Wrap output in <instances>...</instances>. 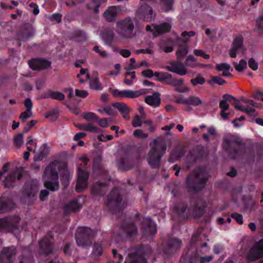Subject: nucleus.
I'll return each instance as SVG.
<instances>
[{"label": "nucleus", "instance_id": "nucleus-42", "mask_svg": "<svg viewBox=\"0 0 263 263\" xmlns=\"http://www.w3.org/2000/svg\"><path fill=\"white\" fill-rule=\"evenodd\" d=\"M83 117L85 120L89 122L97 121L98 119L97 116L91 112L84 113Z\"/></svg>", "mask_w": 263, "mask_h": 263}, {"label": "nucleus", "instance_id": "nucleus-26", "mask_svg": "<svg viewBox=\"0 0 263 263\" xmlns=\"http://www.w3.org/2000/svg\"><path fill=\"white\" fill-rule=\"evenodd\" d=\"M235 108L247 114L249 116L256 117L258 116V113L255 111L256 107L252 106V105H247L243 106L239 102H237L235 104Z\"/></svg>", "mask_w": 263, "mask_h": 263}, {"label": "nucleus", "instance_id": "nucleus-14", "mask_svg": "<svg viewBox=\"0 0 263 263\" xmlns=\"http://www.w3.org/2000/svg\"><path fill=\"white\" fill-rule=\"evenodd\" d=\"M81 199L82 198L79 196L66 203L64 208V214L69 215L71 213L79 211L82 206L83 202L81 201Z\"/></svg>", "mask_w": 263, "mask_h": 263}, {"label": "nucleus", "instance_id": "nucleus-37", "mask_svg": "<svg viewBox=\"0 0 263 263\" xmlns=\"http://www.w3.org/2000/svg\"><path fill=\"white\" fill-rule=\"evenodd\" d=\"M202 103V100L198 97L190 96L187 98V104H190L195 106H197L200 104H201Z\"/></svg>", "mask_w": 263, "mask_h": 263}, {"label": "nucleus", "instance_id": "nucleus-30", "mask_svg": "<svg viewBox=\"0 0 263 263\" xmlns=\"http://www.w3.org/2000/svg\"><path fill=\"white\" fill-rule=\"evenodd\" d=\"M185 65L186 66L192 68H195L197 67H210V65H206L197 63L196 58L192 55H189L187 57L185 61Z\"/></svg>", "mask_w": 263, "mask_h": 263}, {"label": "nucleus", "instance_id": "nucleus-38", "mask_svg": "<svg viewBox=\"0 0 263 263\" xmlns=\"http://www.w3.org/2000/svg\"><path fill=\"white\" fill-rule=\"evenodd\" d=\"M233 65L236 70L238 72L242 71L247 67V63L246 61L243 59L240 61L239 64L235 62H234Z\"/></svg>", "mask_w": 263, "mask_h": 263}, {"label": "nucleus", "instance_id": "nucleus-33", "mask_svg": "<svg viewBox=\"0 0 263 263\" xmlns=\"http://www.w3.org/2000/svg\"><path fill=\"white\" fill-rule=\"evenodd\" d=\"M163 72H155L154 73L152 69H148L142 71L141 72V74L143 77H144L145 78H151L153 77H155L156 80L160 82L159 77V76H158V75L160 74H163Z\"/></svg>", "mask_w": 263, "mask_h": 263}, {"label": "nucleus", "instance_id": "nucleus-39", "mask_svg": "<svg viewBox=\"0 0 263 263\" xmlns=\"http://www.w3.org/2000/svg\"><path fill=\"white\" fill-rule=\"evenodd\" d=\"M89 88L95 90H101L102 87L99 82V79L96 78L91 80L89 83Z\"/></svg>", "mask_w": 263, "mask_h": 263}, {"label": "nucleus", "instance_id": "nucleus-62", "mask_svg": "<svg viewBox=\"0 0 263 263\" xmlns=\"http://www.w3.org/2000/svg\"><path fill=\"white\" fill-rule=\"evenodd\" d=\"M86 131H89L91 133H98L99 129L92 124L89 123L86 125Z\"/></svg>", "mask_w": 263, "mask_h": 263}, {"label": "nucleus", "instance_id": "nucleus-19", "mask_svg": "<svg viewBox=\"0 0 263 263\" xmlns=\"http://www.w3.org/2000/svg\"><path fill=\"white\" fill-rule=\"evenodd\" d=\"M88 173L86 171L78 169V181L76 185V190L78 192H82L87 186V179Z\"/></svg>", "mask_w": 263, "mask_h": 263}, {"label": "nucleus", "instance_id": "nucleus-61", "mask_svg": "<svg viewBox=\"0 0 263 263\" xmlns=\"http://www.w3.org/2000/svg\"><path fill=\"white\" fill-rule=\"evenodd\" d=\"M36 121H30L24 128L23 132L24 133L28 132L30 129L36 124Z\"/></svg>", "mask_w": 263, "mask_h": 263}, {"label": "nucleus", "instance_id": "nucleus-28", "mask_svg": "<svg viewBox=\"0 0 263 263\" xmlns=\"http://www.w3.org/2000/svg\"><path fill=\"white\" fill-rule=\"evenodd\" d=\"M146 234L154 235L157 232L156 225L149 218L144 219L142 222Z\"/></svg>", "mask_w": 263, "mask_h": 263}, {"label": "nucleus", "instance_id": "nucleus-48", "mask_svg": "<svg viewBox=\"0 0 263 263\" xmlns=\"http://www.w3.org/2000/svg\"><path fill=\"white\" fill-rule=\"evenodd\" d=\"M205 79L200 76H198L196 78L191 80V83L194 86H196L197 84H203L205 83Z\"/></svg>", "mask_w": 263, "mask_h": 263}, {"label": "nucleus", "instance_id": "nucleus-56", "mask_svg": "<svg viewBox=\"0 0 263 263\" xmlns=\"http://www.w3.org/2000/svg\"><path fill=\"white\" fill-rule=\"evenodd\" d=\"M214 82L220 85H222L226 83V81L223 80L221 77H213L212 80L209 82L210 83Z\"/></svg>", "mask_w": 263, "mask_h": 263}, {"label": "nucleus", "instance_id": "nucleus-21", "mask_svg": "<svg viewBox=\"0 0 263 263\" xmlns=\"http://www.w3.org/2000/svg\"><path fill=\"white\" fill-rule=\"evenodd\" d=\"M29 66L34 70H39L49 67L50 62L40 59H33L29 62Z\"/></svg>", "mask_w": 263, "mask_h": 263}, {"label": "nucleus", "instance_id": "nucleus-34", "mask_svg": "<svg viewBox=\"0 0 263 263\" xmlns=\"http://www.w3.org/2000/svg\"><path fill=\"white\" fill-rule=\"evenodd\" d=\"M105 186V183H96L92 185L91 192L93 194L101 195L104 192L103 188Z\"/></svg>", "mask_w": 263, "mask_h": 263}, {"label": "nucleus", "instance_id": "nucleus-47", "mask_svg": "<svg viewBox=\"0 0 263 263\" xmlns=\"http://www.w3.org/2000/svg\"><path fill=\"white\" fill-rule=\"evenodd\" d=\"M240 100L243 102H244L245 103L249 104L250 105H252V106H254V107H261L262 106L261 104L255 102V101H254L252 100L247 99L244 97H241L240 98Z\"/></svg>", "mask_w": 263, "mask_h": 263}, {"label": "nucleus", "instance_id": "nucleus-13", "mask_svg": "<svg viewBox=\"0 0 263 263\" xmlns=\"http://www.w3.org/2000/svg\"><path fill=\"white\" fill-rule=\"evenodd\" d=\"M263 256V239L256 243L247 254L246 257L249 261H253Z\"/></svg>", "mask_w": 263, "mask_h": 263}, {"label": "nucleus", "instance_id": "nucleus-24", "mask_svg": "<svg viewBox=\"0 0 263 263\" xmlns=\"http://www.w3.org/2000/svg\"><path fill=\"white\" fill-rule=\"evenodd\" d=\"M22 173L20 170L16 169L12 173L9 174L4 180V185L6 187H12L13 186V183L16 179L20 180L22 178Z\"/></svg>", "mask_w": 263, "mask_h": 263}, {"label": "nucleus", "instance_id": "nucleus-22", "mask_svg": "<svg viewBox=\"0 0 263 263\" xmlns=\"http://www.w3.org/2000/svg\"><path fill=\"white\" fill-rule=\"evenodd\" d=\"M245 48L243 46L242 38L240 36L236 37L232 44V48L230 51L229 54L232 58H235L236 54L239 51L243 52Z\"/></svg>", "mask_w": 263, "mask_h": 263}, {"label": "nucleus", "instance_id": "nucleus-10", "mask_svg": "<svg viewBox=\"0 0 263 263\" xmlns=\"http://www.w3.org/2000/svg\"><path fill=\"white\" fill-rule=\"evenodd\" d=\"M136 15L140 19L146 22L154 21L156 17V13L152 8L146 3L140 4L137 10Z\"/></svg>", "mask_w": 263, "mask_h": 263}, {"label": "nucleus", "instance_id": "nucleus-11", "mask_svg": "<svg viewBox=\"0 0 263 263\" xmlns=\"http://www.w3.org/2000/svg\"><path fill=\"white\" fill-rule=\"evenodd\" d=\"M20 221L18 216H9L0 219V229L10 232L14 229H17Z\"/></svg>", "mask_w": 263, "mask_h": 263}, {"label": "nucleus", "instance_id": "nucleus-63", "mask_svg": "<svg viewBox=\"0 0 263 263\" xmlns=\"http://www.w3.org/2000/svg\"><path fill=\"white\" fill-rule=\"evenodd\" d=\"M24 105H25V106L27 110H32V108L33 107V104H32V102L30 99H29V98L26 99L24 101Z\"/></svg>", "mask_w": 263, "mask_h": 263}, {"label": "nucleus", "instance_id": "nucleus-25", "mask_svg": "<svg viewBox=\"0 0 263 263\" xmlns=\"http://www.w3.org/2000/svg\"><path fill=\"white\" fill-rule=\"evenodd\" d=\"M144 100L149 105L154 107H157L161 103L160 94L158 92H155L152 95L145 96Z\"/></svg>", "mask_w": 263, "mask_h": 263}, {"label": "nucleus", "instance_id": "nucleus-40", "mask_svg": "<svg viewBox=\"0 0 263 263\" xmlns=\"http://www.w3.org/2000/svg\"><path fill=\"white\" fill-rule=\"evenodd\" d=\"M173 0H162V9L165 12L172 9Z\"/></svg>", "mask_w": 263, "mask_h": 263}, {"label": "nucleus", "instance_id": "nucleus-23", "mask_svg": "<svg viewBox=\"0 0 263 263\" xmlns=\"http://www.w3.org/2000/svg\"><path fill=\"white\" fill-rule=\"evenodd\" d=\"M119 8L117 6H110L103 13V16L106 21L113 22L117 17Z\"/></svg>", "mask_w": 263, "mask_h": 263}, {"label": "nucleus", "instance_id": "nucleus-16", "mask_svg": "<svg viewBox=\"0 0 263 263\" xmlns=\"http://www.w3.org/2000/svg\"><path fill=\"white\" fill-rule=\"evenodd\" d=\"M16 254V249L13 246L5 247L0 254L1 263H11Z\"/></svg>", "mask_w": 263, "mask_h": 263}, {"label": "nucleus", "instance_id": "nucleus-20", "mask_svg": "<svg viewBox=\"0 0 263 263\" xmlns=\"http://www.w3.org/2000/svg\"><path fill=\"white\" fill-rule=\"evenodd\" d=\"M39 246L43 253L46 255L51 253L53 250L52 237L45 236L40 241Z\"/></svg>", "mask_w": 263, "mask_h": 263}, {"label": "nucleus", "instance_id": "nucleus-4", "mask_svg": "<svg viewBox=\"0 0 263 263\" xmlns=\"http://www.w3.org/2000/svg\"><path fill=\"white\" fill-rule=\"evenodd\" d=\"M188 52L187 47L183 45L179 46L176 52L177 59L180 64H177L174 61L170 62V65L165 68L168 71L176 73L180 76H184L187 73V70L185 66L181 64L183 58L186 55Z\"/></svg>", "mask_w": 263, "mask_h": 263}, {"label": "nucleus", "instance_id": "nucleus-49", "mask_svg": "<svg viewBox=\"0 0 263 263\" xmlns=\"http://www.w3.org/2000/svg\"><path fill=\"white\" fill-rule=\"evenodd\" d=\"M133 135L135 137L142 139H146L148 137V134L143 132L142 129H138L134 130Z\"/></svg>", "mask_w": 263, "mask_h": 263}, {"label": "nucleus", "instance_id": "nucleus-44", "mask_svg": "<svg viewBox=\"0 0 263 263\" xmlns=\"http://www.w3.org/2000/svg\"><path fill=\"white\" fill-rule=\"evenodd\" d=\"M47 153V148L46 146L43 145L40 151V154L37 156H35L34 160L39 161L41 160L46 155Z\"/></svg>", "mask_w": 263, "mask_h": 263}, {"label": "nucleus", "instance_id": "nucleus-54", "mask_svg": "<svg viewBox=\"0 0 263 263\" xmlns=\"http://www.w3.org/2000/svg\"><path fill=\"white\" fill-rule=\"evenodd\" d=\"M102 252V248L98 243H95L93 246V253L96 255H100Z\"/></svg>", "mask_w": 263, "mask_h": 263}, {"label": "nucleus", "instance_id": "nucleus-7", "mask_svg": "<svg viewBox=\"0 0 263 263\" xmlns=\"http://www.w3.org/2000/svg\"><path fill=\"white\" fill-rule=\"evenodd\" d=\"M106 205L109 210L114 213H117L123 209L122 197L118 189H114L110 192L107 197Z\"/></svg>", "mask_w": 263, "mask_h": 263}, {"label": "nucleus", "instance_id": "nucleus-3", "mask_svg": "<svg viewBox=\"0 0 263 263\" xmlns=\"http://www.w3.org/2000/svg\"><path fill=\"white\" fill-rule=\"evenodd\" d=\"M151 145V148L147 154V160L152 168H157L159 166L162 156L166 152V145L157 140H153Z\"/></svg>", "mask_w": 263, "mask_h": 263}, {"label": "nucleus", "instance_id": "nucleus-43", "mask_svg": "<svg viewBox=\"0 0 263 263\" xmlns=\"http://www.w3.org/2000/svg\"><path fill=\"white\" fill-rule=\"evenodd\" d=\"M49 97L52 99L58 100H63L65 98V96L63 93L58 91H50Z\"/></svg>", "mask_w": 263, "mask_h": 263}, {"label": "nucleus", "instance_id": "nucleus-12", "mask_svg": "<svg viewBox=\"0 0 263 263\" xmlns=\"http://www.w3.org/2000/svg\"><path fill=\"white\" fill-rule=\"evenodd\" d=\"M39 184L36 180H29L26 182L22 191L24 199H32L39 191Z\"/></svg>", "mask_w": 263, "mask_h": 263}, {"label": "nucleus", "instance_id": "nucleus-1", "mask_svg": "<svg viewBox=\"0 0 263 263\" xmlns=\"http://www.w3.org/2000/svg\"><path fill=\"white\" fill-rule=\"evenodd\" d=\"M58 171L62 174V183L65 187L68 185L69 180L72 177V174L67 170L65 164L59 162L50 163L45 168L43 180L45 187L52 191H57L59 189Z\"/></svg>", "mask_w": 263, "mask_h": 263}, {"label": "nucleus", "instance_id": "nucleus-45", "mask_svg": "<svg viewBox=\"0 0 263 263\" xmlns=\"http://www.w3.org/2000/svg\"><path fill=\"white\" fill-rule=\"evenodd\" d=\"M33 114L32 110H27L21 113L20 118L22 120L23 123H25L27 119L32 117Z\"/></svg>", "mask_w": 263, "mask_h": 263}, {"label": "nucleus", "instance_id": "nucleus-29", "mask_svg": "<svg viewBox=\"0 0 263 263\" xmlns=\"http://www.w3.org/2000/svg\"><path fill=\"white\" fill-rule=\"evenodd\" d=\"M112 106L118 109L125 119L128 120L129 119L128 116L129 109L126 104L123 103L116 102L114 103Z\"/></svg>", "mask_w": 263, "mask_h": 263}, {"label": "nucleus", "instance_id": "nucleus-8", "mask_svg": "<svg viewBox=\"0 0 263 263\" xmlns=\"http://www.w3.org/2000/svg\"><path fill=\"white\" fill-rule=\"evenodd\" d=\"M95 235V232L88 227L79 228L76 234V241L79 247L86 248L90 247Z\"/></svg>", "mask_w": 263, "mask_h": 263}, {"label": "nucleus", "instance_id": "nucleus-53", "mask_svg": "<svg viewBox=\"0 0 263 263\" xmlns=\"http://www.w3.org/2000/svg\"><path fill=\"white\" fill-rule=\"evenodd\" d=\"M87 36L86 33L83 31H80L77 32L76 40L78 42H83L86 40Z\"/></svg>", "mask_w": 263, "mask_h": 263}, {"label": "nucleus", "instance_id": "nucleus-5", "mask_svg": "<svg viewBox=\"0 0 263 263\" xmlns=\"http://www.w3.org/2000/svg\"><path fill=\"white\" fill-rule=\"evenodd\" d=\"M208 180L207 174L204 170L197 168L186 178V181L190 187L195 191L203 189Z\"/></svg>", "mask_w": 263, "mask_h": 263}, {"label": "nucleus", "instance_id": "nucleus-18", "mask_svg": "<svg viewBox=\"0 0 263 263\" xmlns=\"http://www.w3.org/2000/svg\"><path fill=\"white\" fill-rule=\"evenodd\" d=\"M159 77L160 82L165 83L174 87H177L183 84V79H172V75L168 72H164L163 74L158 75Z\"/></svg>", "mask_w": 263, "mask_h": 263}, {"label": "nucleus", "instance_id": "nucleus-52", "mask_svg": "<svg viewBox=\"0 0 263 263\" xmlns=\"http://www.w3.org/2000/svg\"><path fill=\"white\" fill-rule=\"evenodd\" d=\"M14 141L15 145L18 147H20L22 145L23 142V134H19L16 136L14 138Z\"/></svg>", "mask_w": 263, "mask_h": 263}, {"label": "nucleus", "instance_id": "nucleus-9", "mask_svg": "<svg viewBox=\"0 0 263 263\" xmlns=\"http://www.w3.org/2000/svg\"><path fill=\"white\" fill-rule=\"evenodd\" d=\"M152 254V250L149 247L140 248L135 252L129 254L125 263H147L146 258Z\"/></svg>", "mask_w": 263, "mask_h": 263}, {"label": "nucleus", "instance_id": "nucleus-35", "mask_svg": "<svg viewBox=\"0 0 263 263\" xmlns=\"http://www.w3.org/2000/svg\"><path fill=\"white\" fill-rule=\"evenodd\" d=\"M205 203L202 201H198L194 209V214L196 216L200 217L203 214Z\"/></svg>", "mask_w": 263, "mask_h": 263}, {"label": "nucleus", "instance_id": "nucleus-58", "mask_svg": "<svg viewBox=\"0 0 263 263\" xmlns=\"http://www.w3.org/2000/svg\"><path fill=\"white\" fill-rule=\"evenodd\" d=\"M249 66L253 70H256L258 69V63L254 59L251 58L248 61Z\"/></svg>", "mask_w": 263, "mask_h": 263}, {"label": "nucleus", "instance_id": "nucleus-41", "mask_svg": "<svg viewBox=\"0 0 263 263\" xmlns=\"http://www.w3.org/2000/svg\"><path fill=\"white\" fill-rule=\"evenodd\" d=\"M159 46L161 50L167 53L171 52L174 50L172 46L167 45V43L164 41L160 42Z\"/></svg>", "mask_w": 263, "mask_h": 263}, {"label": "nucleus", "instance_id": "nucleus-31", "mask_svg": "<svg viewBox=\"0 0 263 263\" xmlns=\"http://www.w3.org/2000/svg\"><path fill=\"white\" fill-rule=\"evenodd\" d=\"M32 257L28 249L23 250V254L20 258L18 263H32Z\"/></svg>", "mask_w": 263, "mask_h": 263}, {"label": "nucleus", "instance_id": "nucleus-46", "mask_svg": "<svg viewBox=\"0 0 263 263\" xmlns=\"http://www.w3.org/2000/svg\"><path fill=\"white\" fill-rule=\"evenodd\" d=\"M216 68L219 71H226L229 70L231 67L230 65L229 64L223 63L217 64L216 66Z\"/></svg>", "mask_w": 263, "mask_h": 263}, {"label": "nucleus", "instance_id": "nucleus-36", "mask_svg": "<svg viewBox=\"0 0 263 263\" xmlns=\"http://www.w3.org/2000/svg\"><path fill=\"white\" fill-rule=\"evenodd\" d=\"M100 0H91L90 4L87 5V9L89 10L93 9L96 12L99 11V8L101 5Z\"/></svg>", "mask_w": 263, "mask_h": 263}, {"label": "nucleus", "instance_id": "nucleus-2", "mask_svg": "<svg viewBox=\"0 0 263 263\" xmlns=\"http://www.w3.org/2000/svg\"><path fill=\"white\" fill-rule=\"evenodd\" d=\"M223 148L229 153L230 159L242 157L245 153V147L241 139L237 136L228 135L223 142Z\"/></svg>", "mask_w": 263, "mask_h": 263}, {"label": "nucleus", "instance_id": "nucleus-50", "mask_svg": "<svg viewBox=\"0 0 263 263\" xmlns=\"http://www.w3.org/2000/svg\"><path fill=\"white\" fill-rule=\"evenodd\" d=\"M45 117L46 118L49 119L51 121H55L58 118V112L55 110H53L46 114Z\"/></svg>", "mask_w": 263, "mask_h": 263}, {"label": "nucleus", "instance_id": "nucleus-15", "mask_svg": "<svg viewBox=\"0 0 263 263\" xmlns=\"http://www.w3.org/2000/svg\"><path fill=\"white\" fill-rule=\"evenodd\" d=\"M146 92L144 89H140L138 91H134L132 90H124L120 91L118 89L112 90L113 96L117 98H135L145 93Z\"/></svg>", "mask_w": 263, "mask_h": 263}, {"label": "nucleus", "instance_id": "nucleus-60", "mask_svg": "<svg viewBox=\"0 0 263 263\" xmlns=\"http://www.w3.org/2000/svg\"><path fill=\"white\" fill-rule=\"evenodd\" d=\"M117 51L124 58H128L131 55V52L128 49H118Z\"/></svg>", "mask_w": 263, "mask_h": 263}, {"label": "nucleus", "instance_id": "nucleus-59", "mask_svg": "<svg viewBox=\"0 0 263 263\" xmlns=\"http://www.w3.org/2000/svg\"><path fill=\"white\" fill-rule=\"evenodd\" d=\"M88 95V92L84 90L76 89V95L77 97L84 98L86 97Z\"/></svg>", "mask_w": 263, "mask_h": 263}, {"label": "nucleus", "instance_id": "nucleus-6", "mask_svg": "<svg viewBox=\"0 0 263 263\" xmlns=\"http://www.w3.org/2000/svg\"><path fill=\"white\" fill-rule=\"evenodd\" d=\"M135 26L131 17L120 20L116 24V32L123 39H130L135 35Z\"/></svg>", "mask_w": 263, "mask_h": 263}, {"label": "nucleus", "instance_id": "nucleus-27", "mask_svg": "<svg viewBox=\"0 0 263 263\" xmlns=\"http://www.w3.org/2000/svg\"><path fill=\"white\" fill-rule=\"evenodd\" d=\"M154 27L153 35L155 36L168 32L171 29V25L167 23H164L160 25H152Z\"/></svg>", "mask_w": 263, "mask_h": 263}, {"label": "nucleus", "instance_id": "nucleus-57", "mask_svg": "<svg viewBox=\"0 0 263 263\" xmlns=\"http://www.w3.org/2000/svg\"><path fill=\"white\" fill-rule=\"evenodd\" d=\"M231 217L235 219L238 223L241 224L243 223V217L241 214L234 213L231 215Z\"/></svg>", "mask_w": 263, "mask_h": 263}, {"label": "nucleus", "instance_id": "nucleus-55", "mask_svg": "<svg viewBox=\"0 0 263 263\" xmlns=\"http://www.w3.org/2000/svg\"><path fill=\"white\" fill-rule=\"evenodd\" d=\"M256 26L258 30L263 32V15L256 19Z\"/></svg>", "mask_w": 263, "mask_h": 263}, {"label": "nucleus", "instance_id": "nucleus-17", "mask_svg": "<svg viewBox=\"0 0 263 263\" xmlns=\"http://www.w3.org/2000/svg\"><path fill=\"white\" fill-rule=\"evenodd\" d=\"M15 208V204L11 197L4 195L0 197V214L10 212Z\"/></svg>", "mask_w": 263, "mask_h": 263}, {"label": "nucleus", "instance_id": "nucleus-32", "mask_svg": "<svg viewBox=\"0 0 263 263\" xmlns=\"http://www.w3.org/2000/svg\"><path fill=\"white\" fill-rule=\"evenodd\" d=\"M123 229L125 230L128 237H132L135 235L137 232V227L132 222L124 225Z\"/></svg>", "mask_w": 263, "mask_h": 263}, {"label": "nucleus", "instance_id": "nucleus-64", "mask_svg": "<svg viewBox=\"0 0 263 263\" xmlns=\"http://www.w3.org/2000/svg\"><path fill=\"white\" fill-rule=\"evenodd\" d=\"M219 107L221 110H227L229 109V104L226 102V100H222L219 103Z\"/></svg>", "mask_w": 263, "mask_h": 263}, {"label": "nucleus", "instance_id": "nucleus-51", "mask_svg": "<svg viewBox=\"0 0 263 263\" xmlns=\"http://www.w3.org/2000/svg\"><path fill=\"white\" fill-rule=\"evenodd\" d=\"M142 124L143 121L140 119V117L138 115L135 116L132 122L133 126L134 127H140L142 126Z\"/></svg>", "mask_w": 263, "mask_h": 263}]
</instances>
